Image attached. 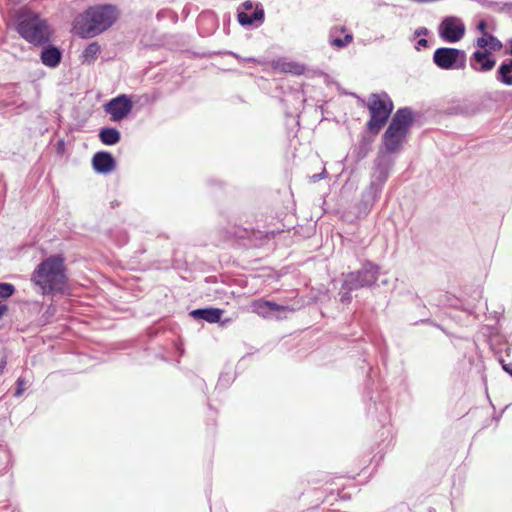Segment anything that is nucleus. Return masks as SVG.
Instances as JSON below:
<instances>
[{
	"mask_svg": "<svg viewBox=\"0 0 512 512\" xmlns=\"http://www.w3.org/2000/svg\"><path fill=\"white\" fill-rule=\"evenodd\" d=\"M16 384H17V388H16V391L14 393V396L15 397H20L22 394H23V391H24V379L23 378H18L17 381H16Z\"/></svg>",
	"mask_w": 512,
	"mask_h": 512,
	"instance_id": "nucleus-27",
	"label": "nucleus"
},
{
	"mask_svg": "<svg viewBox=\"0 0 512 512\" xmlns=\"http://www.w3.org/2000/svg\"><path fill=\"white\" fill-rule=\"evenodd\" d=\"M100 50V46L97 42L90 43L81 54L82 63H94L97 59L98 54L100 53Z\"/></svg>",
	"mask_w": 512,
	"mask_h": 512,
	"instance_id": "nucleus-21",
	"label": "nucleus"
},
{
	"mask_svg": "<svg viewBox=\"0 0 512 512\" xmlns=\"http://www.w3.org/2000/svg\"><path fill=\"white\" fill-rule=\"evenodd\" d=\"M15 30L24 40L34 46H45L50 42L47 21L28 7H22L16 12Z\"/></svg>",
	"mask_w": 512,
	"mask_h": 512,
	"instance_id": "nucleus-3",
	"label": "nucleus"
},
{
	"mask_svg": "<svg viewBox=\"0 0 512 512\" xmlns=\"http://www.w3.org/2000/svg\"><path fill=\"white\" fill-rule=\"evenodd\" d=\"M93 169L100 174H109L116 167V161L112 154L106 151H100L94 154L92 158Z\"/></svg>",
	"mask_w": 512,
	"mask_h": 512,
	"instance_id": "nucleus-14",
	"label": "nucleus"
},
{
	"mask_svg": "<svg viewBox=\"0 0 512 512\" xmlns=\"http://www.w3.org/2000/svg\"><path fill=\"white\" fill-rule=\"evenodd\" d=\"M326 177V169L323 168L320 173L314 174L310 177L311 182L316 183Z\"/></svg>",
	"mask_w": 512,
	"mask_h": 512,
	"instance_id": "nucleus-28",
	"label": "nucleus"
},
{
	"mask_svg": "<svg viewBox=\"0 0 512 512\" xmlns=\"http://www.w3.org/2000/svg\"><path fill=\"white\" fill-rule=\"evenodd\" d=\"M476 45L481 49L490 47V49L493 51H498L502 48L501 41L498 40V38H496L492 34H488L486 36L478 38L476 41Z\"/></svg>",
	"mask_w": 512,
	"mask_h": 512,
	"instance_id": "nucleus-22",
	"label": "nucleus"
},
{
	"mask_svg": "<svg viewBox=\"0 0 512 512\" xmlns=\"http://www.w3.org/2000/svg\"><path fill=\"white\" fill-rule=\"evenodd\" d=\"M251 311L263 318L282 319L286 317L287 312L294 311L289 306L279 305L273 301L258 299L251 303Z\"/></svg>",
	"mask_w": 512,
	"mask_h": 512,
	"instance_id": "nucleus-10",
	"label": "nucleus"
},
{
	"mask_svg": "<svg viewBox=\"0 0 512 512\" xmlns=\"http://www.w3.org/2000/svg\"><path fill=\"white\" fill-rule=\"evenodd\" d=\"M8 311V306L6 304L0 305V318Z\"/></svg>",
	"mask_w": 512,
	"mask_h": 512,
	"instance_id": "nucleus-34",
	"label": "nucleus"
},
{
	"mask_svg": "<svg viewBox=\"0 0 512 512\" xmlns=\"http://www.w3.org/2000/svg\"><path fill=\"white\" fill-rule=\"evenodd\" d=\"M393 165L394 161L390 156L386 153L379 152L374 160L373 172L371 174L369 185H373V187L382 191Z\"/></svg>",
	"mask_w": 512,
	"mask_h": 512,
	"instance_id": "nucleus-9",
	"label": "nucleus"
},
{
	"mask_svg": "<svg viewBox=\"0 0 512 512\" xmlns=\"http://www.w3.org/2000/svg\"><path fill=\"white\" fill-rule=\"evenodd\" d=\"M6 365H7V361L5 358H3L0 362V374H2L4 372Z\"/></svg>",
	"mask_w": 512,
	"mask_h": 512,
	"instance_id": "nucleus-35",
	"label": "nucleus"
},
{
	"mask_svg": "<svg viewBox=\"0 0 512 512\" xmlns=\"http://www.w3.org/2000/svg\"><path fill=\"white\" fill-rule=\"evenodd\" d=\"M67 280L64 258L61 255H52L42 260L31 275V281L42 295L62 293L67 286Z\"/></svg>",
	"mask_w": 512,
	"mask_h": 512,
	"instance_id": "nucleus-1",
	"label": "nucleus"
},
{
	"mask_svg": "<svg viewBox=\"0 0 512 512\" xmlns=\"http://www.w3.org/2000/svg\"><path fill=\"white\" fill-rule=\"evenodd\" d=\"M429 33L428 29L425 28V27H420L418 29L415 30V33L414 35L416 37H420V36H426L427 34Z\"/></svg>",
	"mask_w": 512,
	"mask_h": 512,
	"instance_id": "nucleus-31",
	"label": "nucleus"
},
{
	"mask_svg": "<svg viewBox=\"0 0 512 512\" xmlns=\"http://www.w3.org/2000/svg\"><path fill=\"white\" fill-rule=\"evenodd\" d=\"M118 17L117 6L113 4L94 5L76 17L74 28L82 38L93 37L109 29Z\"/></svg>",
	"mask_w": 512,
	"mask_h": 512,
	"instance_id": "nucleus-2",
	"label": "nucleus"
},
{
	"mask_svg": "<svg viewBox=\"0 0 512 512\" xmlns=\"http://www.w3.org/2000/svg\"><path fill=\"white\" fill-rule=\"evenodd\" d=\"M496 60L488 50H476L470 58V66L476 72H488L495 67Z\"/></svg>",
	"mask_w": 512,
	"mask_h": 512,
	"instance_id": "nucleus-13",
	"label": "nucleus"
},
{
	"mask_svg": "<svg viewBox=\"0 0 512 512\" xmlns=\"http://www.w3.org/2000/svg\"><path fill=\"white\" fill-rule=\"evenodd\" d=\"M393 102L387 93L372 94L368 103L370 119L367 122V129L377 135L386 124L393 111Z\"/></svg>",
	"mask_w": 512,
	"mask_h": 512,
	"instance_id": "nucleus-5",
	"label": "nucleus"
},
{
	"mask_svg": "<svg viewBox=\"0 0 512 512\" xmlns=\"http://www.w3.org/2000/svg\"><path fill=\"white\" fill-rule=\"evenodd\" d=\"M264 19V9L257 4L252 12L238 11V21L242 26H250L256 21L262 22Z\"/></svg>",
	"mask_w": 512,
	"mask_h": 512,
	"instance_id": "nucleus-17",
	"label": "nucleus"
},
{
	"mask_svg": "<svg viewBox=\"0 0 512 512\" xmlns=\"http://www.w3.org/2000/svg\"><path fill=\"white\" fill-rule=\"evenodd\" d=\"M337 31V29H332L330 32V44L337 48H344L348 44H350L353 40V35L351 33H347L343 38H333L332 34Z\"/></svg>",
	"mask_w": 512,
	"mask_h": 512,
	"instance_id": "nucleus-23",
	"label": "nucleus"
},
{
	"mask_svg": "<svg viewBox=\"0 0 512 512\" xmlns=\"http://www.w3.org/2000/svg\"><path fill=\"white\" fill-rule=\"evenodd\" d=\"M15 292V287L10 283H0V303L12 296Z\"/></svg>",
	"mask_w": 512,
	"mask_h": 512,
	"instance_id": "nucleus-24",
	"label": "nucleus"
},
{
	"mask_svg": "<svg viewBox=\"0 0 512 512\" xmlns=\"http://www.w3.org/2000/svg\"><path fill=\"white\" fill-rule=\"evenodd\" d=\"M379 267L370 261H366L358 271L345 275L342 288L347 290H358L372 286L378 279Z\"/></svg>",
	"mask_w": 512,
	"mask_h": 512,
	"instance_id": "nucleus-6",
	"label": "nucleus"
},
{
	"mask_svg": "<svg viewBox=\"0 0 512 512\" xmlns=\"http://www.w3.org/2000/svg\"><path fill=\"white\" fill-rule=\"evenodd\" d=\"M381 192V190L373 187V185H368L363 190L361 193V199L356 206L357 217H365L370 213L374 204L378 201Z\"/></svg>",
	"mask_w": 512,
	"mask_h": 512,
	"instance_id": "nucleus-12",
	"label": "nucleus"
},
{
	"mask_svg": "<svg viewBox=\"0 0 512 512\" xmlns=\"http://www.w3.org/2000/svg\"><path fill=\"white\" fill-rule=\"evenodd\" d=\"M61 58L62 53L60 49L52 45L45 46L40 54L41 62L50 68L57 67L61 62Z\"/></svg>",
	"mask_w": 512,
	"mask_h": 512,
	"instance_id": "nucleus-16",
	"label": "nucleus"
},
{
	"mask_svg": "<svg viewBox=\"0 0 512 512\" xmlns=\"http://www.w3.org/2000/svg\"><path fill=\"white\" fill-rule=\"evenodd\" d=\"M288 66H292V64H291V63H288ZM288 70H289V71H292L291 67H289V69H288Z\"/></svg>",
	"mask_w": 512,
	"mask_h": 512,
	"instance_id": "nucleus-37",
	"label": "nucleus"
},
{
	"mask_svg": "<svg viewBox=\"0 0 512 512\" xmlns=\"http://www.w3.org/2000/svg\"><path fill=\"white\" fill-rule=\"evenodd\" d=\"M466 27L461 18L447 16L438 26V34L442 40L448 43L459 42L465 35Z\"/></svg>",
	"mask_w": 512,
	"mask_h": 512,
	"instance_id": "nucleus-8",
	"label": "nucleus"
},
{
	"mask_svg": "<svg viewBox=\"0 0 512 512\" xmlns=\"http://www.w3.org/2000/svg\"><path fill=\"white\" fill-rule=\"evenodd\" d=\"M413 111L409 107L398 109L383 134V144L388 153H396L401 150L413 125Z\"/></svg>",
	"mask_w": 512,
	"mask_h": 512,
	"instance_id": "nucleus-4",
	"label": "nucleus"
},
{
	"mask_svg": "<svg viewBox=\"0 0 512 512\" xmlns=\"http://www.w3.org/2000/svg\"><path fill=\"white\" fill-rule=\"evenodd\" d=\"M350 291L351 290H347V289H343L341 287V291L339 292V296H340V302L343 303V304H348L351 302L352 300V296L350 294Z\"/></svg>",
	"mask_w": 512,
	"mask_h": 512,
	"instance_id": "nucleus-25",
	"label": "nucleus"
},
{
	"mask_svg": "<svg viewBox=\"0 0 512 512\" xmlns=\"http://www.w3.org/2000/svg\"><path fill=\"white\" fill-rule=\"evenodd\" d=\"M98 137L104 145L112 146L119 143L121 133L116 128L103 127L100 129Z\"/></svg>",
	"mask_w": 512,
	"mask_h": 512,
	"instance_id": "nucleus-19",
	"label": "nucleus"
},
{
	"mask_svg": "<svg viewBox=\"0 0 512 512\" xmlns=\"http://www.w3.org/2000/svg\"><path fill=\"white\" fill-rule=\"evenodd\" d=\"M433 62L443 70L462 69L465 67L466 54L457 48L440 47L434 51Z\"/></svg>",
	"mask_w": 512,
	"mask_h": 512,
	"instance_id": "nucleus-7",
	"label": "nucleus"
},
{
	"mask_svg": "<svg viewBox=\"0 0 512 512\" xmlns=\"http://www.w3.org/2000/svg\"><path fill=\"white\" fill-rule=\"evenodd\" d=\"M501 363L503 370L512 376V363L505 364L503 361Z\"/></svg>",
	"mask_w": 512,
	"mask_h": 512,
	"instance_id": "nucleus-33",
	"label": "nucleus"
},
{
	"mask_svg": "<svg viewBox=\"0 0 512 512\" xmlns=\"http://www.w3.org/2000/svg\"><path fill=\"white\" fill-rule=\"evenodd\" d=\"M374 139L367 135H363L358 144L354 147L353 153L357 161L363 160L370 153Z\"/></svg>",
	"mask_w": 512,
	"mask_h": 512,
	"instance_id": "nucleus-20",
	"label": "nucleus"
},
{
	"mask_svg": "<svg viewBox=\"0 0 512 512\" xmlns=\"http://www.w3.org/2000/svg\"><path fill=\"white\" fill-rule=\"evenodd\" d=\"M509 45H510L509 54L512 55V39L509 41Z\"/></svg>",
	"mask_w": 512,
	"mask_h": 512,
	"instance_id": "nucleus-36",
	"label": "nucleus"
},
{
	"mask_svg": "<svg viewBox=\"0 0 512 512\" xmlns=\"http://www.w3.org/2000/svg\"><path fill=\"white\" fill-rule=\"evenodd\" d=\"M495 76L500 83L512 86V58L505 59L499 65Z\"/></svg>",
	"mask_w": 512,
	"mask_h": 512,
	"instance_id": "nucleus-18",
	"label": "nucleus"
},
{
	"mask_svg": "<svg viewBox=\"0 0 512 512\" xmlns=\"http://www.w3.org/2000/svg\"><path fill=\"white\" fill-rule=\"evenodd\" d=\"M477 28L478 30H480L482 33H483V36H486L488 35L489 33L487 32V23L485 20H481L478 25H477Z\"/></svg>",
	"mask_w": 512,
	"mask_h": 512,
	"instance_id": "nucleus-30",
	"label": "nucleus"
},
{
	"mask_svg": "<svg viewBox=\"0 0 512 512\" xmlns=\"http://www.w3.org/2000/svg\"><path fill=\"white\" fill-rule=\"evenodd\" d=\"M132 108V100L126 94L118 95L104 106L105 112L110 115V119L113 122L125 119L132 111Z\"/></svg>",
	"mask_w": 512,
	"mask_h": 512,
	"instance_id": "nucleus-11",
	"label": "nucleus"
},
{
	"mask_svg": "<svg viewBox=\"0 0 512 512\" xmlns=\"http://www.w3.org/2000/svg\"><path fill=\"white\" fill-rule=\"evenodd\" d=\"M228 55H231L235 59H237L239 62H248V63H256L257 59L254 57H241L239 54L229 51L227 52Z\"/></svg>",
	"mask_w": 512,
	"mask_h": 512,
	"instance_id": "nucleus-26",
	"label": "nucleus"
},
{
	"mask_svg": "<svg viewBox=\"0 0 512 512\" xmlns=\"http://www.w3.org/2000/svg\"><path fill=\"white\" fill-rule=\"evenodd\" d=\"M426 47H428V41L425 38L419 39L415 45V49L418 51Z\"/></svg>",
	"mask_w": 512,
	"mask_h": 512,
	"instance_id": "nucleus-29",
	"label": "nucleus"
},
{
	"mask_svg": "<svg viewBox=\"0 0 512 512\" xmlns=\"http://www.w3.org/2000/svg\"><path fill=\"white\" fill-rule=\"evenodd\" d=\"M241 6L243 7L244 11H246V12H249L253 9V3L250 0L243 2Z\"/></svg>",
	"mask_w": 512,
	"mask_h": 512,
	"instance_id": "nucleus-32",
	"label": "nucleus"
},
{
	"mask_svg": "<svg viewBox=\"0 0 512 512\" xmlns=\"http://www.w3.org/2000/svg\"><path fill=\"white\" fill-rule=\"evenodd\" d=\"M223 313L224 311L222 309L208 307L192 310L190 315L197 320H204L208 323H217L221 320Z\"/></svg>",
	"mask_w": 512,
	"mask_h": 512,
	"instance_id": "nucleus-15",
	"label": "nucleus"
}]
</instances>
